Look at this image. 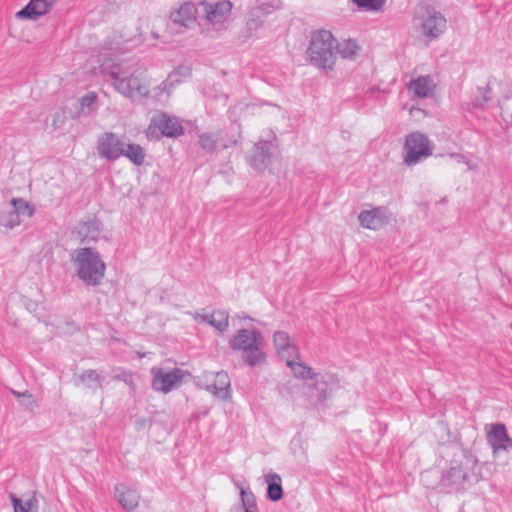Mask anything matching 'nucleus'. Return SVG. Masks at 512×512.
<instances>
[{
	"mask_svg": "<svg viewBox=\"0 0 512 512\" xmlns=\"http://www.w3.org/2000/svg\"><path fill=\"white\" fill-rule=\"evenodd\" d=\"M71 260L76 266V276L88 286H98L104 279L106 264L95 248L73 250Z\"/></svg>",
	"mask_w": 512,
	"mask_h": 512,
	"instance_id": "1",
	"label": "nucleus"
},
{
	"mask_svg": "<svg viewBox=\"0 0 512 512\" xmlns=\"http://www.w3.org/2000/svg\"><path fill=\"white\" fill-rule=\"evenodd\" d=\"M337 40L328 30L312 33L307 54L310 63L323 70H333L337 60Z\"/></svg>",
	"mask_w": 512,
	"mask_h": 512,
	"instance_id": "2",
	"label": "nucleus"
},
{
	"mask_svg": "<svg viewBox=\"0 0 512 512\" xmlns=\"http://www.w3.org/2000/svg\"><path fill=\"white\" fill-rule=\"evenodd\" d=\"M229 346L234 351H240L244 363L250 367L265 361L264 338L258 330L245 328L238 330L230 339Z\"/></svg>",
	"mask_w": 512,
	"mask_h": 512,
	"instance_id": "3",
	"label": "nucleus"
},
{
	"mask_svg": "<svg viewBox=\"0 0 512 512\" xmlns=\"http://www.w3.org/2000/svg\"><path fill=\"white\" fill-rule=\"evenodd\" d=\"M107 76L115 90L127 98L142 99L149 95V88L138 73V69L115 67Z\"/></svg>",
	"mask_w": 512,
	"mask_h": 512,
	"instance_id": "4",
	"label": "nucleus"
},
{
	"mask_svg": "<svg viewBox=\"0 0 512 512\" xmlns=\"http://www.w3.org/2000/svg\"><path fill=\"white\" fill-rule=\"evenodd\" d=\"M434 145L427 135L415 131L405 136L402 148L403 164L407 167L415 166L433 154Z\"/></svg>",
	"mask_w": 512,
	"mask_h": 512,
	"instance_id": "5",
	"label": "nucleus"
},
{
	"mask_svg": "<svg viewBox=\"0 0 512 512\" xmlns=\"http://www.w3.org/2000/svg\"><path fill=\"white\" fill-rule=\"evenodd\" d=\"M205 12V18L210 27L202 32L207 37H215L214 33L222 32L227 29V21L231 15L232 3L229 0L216 2H202Z\"/></svg>",
	"mask_w": 512,
	"mask_h": 512,
	"instance_id": "6",
	"label": "nucleus"
},
{
	"mask_svg": "<svg viewBox=\"0 0 512 512\" xmlns=\"http://www.w3.org/2000/svg\"><path fill=\"white\" fill-rule=\"evenodd\" d=\"M420 11L417 18L421 21L423 35L430 40L438 39L447 29L445 16L430 5H421Z\"/></svg>",
	"mask_w": 512,
	"mask_h": 512,
	"instance_id": "7",
	"label": "nucleus"
},
{
	"mask_svg": "<svg viewBox=\"0 0 512 512\" xmlns=\"http://www.w3.org/2000/svg\"><path fill=\"white\" fill-rule=\"evenodd\" d=\"M126 143L119 135L113 132H105L100 135L96 142L99 156L107 161H115L123 154Z\"/></svg>",
	"mask_w": 512,
	"mask_h": 512,
	"instance_id": "8",
	"label": "nucleus"
},
{
	"mask_svg": "<svg viewBox=\"0 0 512 512\" xmlns=\"http://www.w3.org/2000/svg\"><path fill=\"white\" fill-rule=\"evenodd\" d=\"M151 372L153 375V389L163 393H168L171 390L178 388L184 378V371L179 368H174L168 371L162 368H153Z\"/></svg>",
	"mask_w": 512,
	"mask_h": 512,
	"instance_id": "9",
	"label": "nucleus"
},
{
	"mask_svg": "<svg viewBox=\"0 0 512 512\" xmlns=\"http://www.w3.org/2000/svg\"><path fill=\"white\" fill-rule=\"evenodd\" d=\"M152 129L160 131L163 136L168 138H177L184 134V128L180 120L165 112L155 114L152 117L148 130Z\"/></svg>",
	"mask_w": 512,
	"mask_h": 512,
	"instance_id": "10",
	"label": "nucleus"
},
{
	"mask_svg": "<svg viewBox=\"0 0 512 512\" xmlns=\"http://www.w3.org/2000/svg\"><path fill=\"white\" fill-rule=\"evenodd\" d=\"M170 20L179 31L189 29L197 21V8L193 2H184L170 13Z\"/></svg>",
	"mask_w": 512,
	"mask_h": 512,
	"instance_id": "11",
	"label": "nucleus"
},
{
	"mask_svg": "<svg viewBox=\"0 0 512 512\" xmlns=\"http://www.w3.org/2000/svg\"><path fill=\"white\" fill-rule=\"evenodd\" d=\"M209 376L213 377L211 382L204 385V389L215 397L221 400H227L231 397V382L230 377L225 371H218L216 373H210Z\"/></svg>",
	"mask_w": 512,
	"mask_h": 512,
	"instance_id": "12",
	"label": "nucleus"
},
{
	"mask_svg": "<svg viewBox=\"0 0 512 512\" xmlns=\"http://www.w3.org/2000/svg\"><path fill=\"white\" fill-rule=\"evenodd\" d=\"M358 220L363 228L378 230L388 223L387 209L378 206L371 210H363L358 215Z\"/></svg>",
	"mask_w": 512,
	"mask_h": 512,
	"instance_id": "13",
	"label": "nucleus"
},
{
	"mask_svg": "<svg viewBox=\"0 0 512 512\" xmlns=\"http://www.w3.org/2000/svg\"><path fill=\"white\" fill-rule=\"evenodd\" d=\"M57 0H30L24 8L16 13L19 19L37 20L46 14Z\"/></svg>",
	"mask_w": 512,
	"mask_h": 512,
	"instance_id": "14",
	"label": "nucleus"
},
{
	"mask_svg": "<svg viewBox=\"0 0 512 512\" xmlns=\"http://www.w3.org/2000/svg\"><path fill=\"white\" fill-rule=\"evenodd\" d=\"M271 161L270 143L266 141L254 145L248 158L250 166L256 171H264Z\"/></svg>",
	"mask_w": 512,
	"mask_h": 512,
	"instance_id": "15",
	"label": "nucleus"
},
{
	"mask_svg": "<svg viewBox=\"0 0 512 512\" xmlns=\"http://www.w3.org/2000/svg\"><path fill=\"white\" fill-rule=\"evenodd\" d=\"M487 441L494 452L512 447V439L508 436L505 425L501 423L492 426L487 434Z\"/></svg>",
	"mask_w": 512,
	"mask_h": 512,
	"instance_id": "16",
	"label": "nucleus"
},
{
	"mask_svg": "<svg viewBox=\"0 0 512 512\" xmlns=\"http://www.w3.org/2000/svg\"><path fill=\"white\" fill-rule=\"evenodd\" d=\"M407 88L412 93V99H424L433 94L435 84L430 76H419L412 79Z\"/></svg>",
	"mask_w": 512,
	"mask_h": 512,
	"instance_id": "17",
	"label": "nucleus"
},
{
	"mask_svg": "<svg viewBox=\"0 0 512 512\" xmlns=\"http://www.w3.org/2000/svg\"><path fill=\"white\" fill-rule=\"evenodd\" d=\"M274 346L282 359L298 357V349L291 344L289 334L285 331H276L273 335Z\"/></svg>",
	"mask_w": 512,
	"mask_h": 512,
	"instance_id": "18",
	"label": "nucleus"
},
{
	"mask_svg": "<svg viewBox=\"0 0 512 512\" xmlns=\"http://www.w3.org/2000/svg\"><path fill=\"white\" fill-rule=\"evenodd\" d=\"M270 4H262L252 8L248 13L246 22L247 35L252 36L259 28L262 27L265 17L271 12Z\"/></svg>",
	"mask_w": 512,
	"mask_h": 512,
	"instance_id": "19",
	"label": "nucleus"
},
{
	"mask_svg": "<svg viewBox=\"0 0 512 512\" xmlns=\"http://www.w3.org/2000/svg\"><path fill=\"white\" fill-rule=\"evenodd\" d=\"M118 502L126 511H133L139 505L140 494L136 489L126 487L124 484H118L115 487Z\"/></svg>",
	"mask_w": 512,
	"mask_h": 512,
	"instance_id": "20",
	"label": "nucleus"
},
{
	"mask_svg": "<svg viewBox=\"0 0 512 512\" xmlns=\"http://www.w3.org/2000/svg\"><path fill=\"white\" fill-rule=\"evenodd\" d=\"M73 382L76 387L84 386L92 392L103 388V377L94 369L84 370L81 374L74 376Z\"/></svg>",
	"mask_w": 512,
	"mask_h": 512,
	"instance_id": "21",
	"label": "nucleus"
},
{
	"mask_svg": "<svg viewBox=\"0 0 512 512\" xmlns=\"http://www.w3.org/2000/svg\"><path fill=\"white\" fill-rule=\"evenodd\" d=\"M102 231V224L97 219H88L76 226V232L82 242L95 241Z\"/></svg>",
	"mask_w": 512,
	"mask_h": 512,
	"instance_id": "22",
	"label": "nucleus"
},
{
	"mask_svg": "<svg viewBox=\"0 0 512 512\" xmlns=\"http://www.w3.org/2000/svg\"><path fill=\"white\" fill-rule=\"evenodd\" d=\"M198 144L207 153H214L219 148L226 149L231 145H235L236 141H232L230 144H226L221 141L219 133L204 132L198 135Z\"/></svg>",
	"mask_w": 512,
	"mask_h": 512,
	"instance_id": "23",
	"label": "nucleus"
},
{
	"mask_svg": "<svg viewBox=\"0 0 512 512\" xmlns=\"http://www.w3.org/2000/svg\"><path fill=\"white\" fill-rule=\"evenodd\" d=\"M264 478L265 482L267 483V498L273 502L281 500L283 498L284 492L280 475L277 473H268Z\"/></svg>",
	"mask_w": 512,
	"mask_h": 512,
	"instance_id": "24",
	"label": "nucleus"
},
{
	"mask_svg": "<svg viewBox=\"0 0 512 512\" xmlns=\"http://www.w3.org/2000/svg\"><path fill=\"white\" fill-rule=\"evenodd\" d=\"M121 157L127 158L136 166H141L146 157V152L142 146L136 143H126L123 154Z\"/></svg>",
	"mask_w": 512,
	"mask_h": 512,
	"instance_id": "25",
	"label": "nucleus"
},
{
	"mask_svg": "<svg viewBox=\"0 0 512 512\" xmlns=\"http://www.w3.org/2000/svg\"><path fill=\"white\" fill-rule=\"evenodd\" d=\"M286 365L292 370L295 377L308 380L313 379L316 376V373L313 372V369L307 366L303 362H295L293 358L286 359Z\"/></svg>",
	"mask_w": 512,
	"mask_h": 512,
	"instance_id": "26",
	"label": "nucleus"
},
{
	"mask_svg": "<svg viewBox=\"0 0 512 512\" xmlns=\"http://www.w3.org/2000/svg\"><path fill=\"white\" fill-rule=\"evenodd\" d=\"M360 47L356 43V41L348 39L342 42L337 41L336 52L343 59L354 60L358 54Z\"/></svg>",
	"mask_w": 512,
	"mask_h": 512,
	"instance_id": "27",
	"label": "nucleus"
},
{
	"mask_svg": "<svg viewBox=\"0 0 512 512\" xmlns=\"http://www.w3.org/2000/svg\"><path fill=\"white\" fill-rule=\"evenodd\" d=\"M208 324L223 333L229 326V314L225 310H215L210 314Z\"/></svg>",
	"mask_w": 512,
	"mask_h": 512,
	"instance_id": "28",
	"label": "nucleus"
},
{
	"mask_svg": "<svg viewBox=\"0 0 512 512\" xmlns=\"http://www.w3.org/2000/svg\"><path fill=\"white\" fill-rule=\"evenodd\" d=\"M20 224V219L17 216V211L15 209L0 210V229L4 228L6 230L13 229L14 227Z\"/></svg>",
	"mask_w": 512,
	"mask_h": 512,
	"instance_id": "29",
	"label": "nucleus"
},
{
	"mask_svg": "<svg viewBox=\"0 0 512 512\" xmlns=\"http://www.w3.org/2000/svg\"><path fill=\"white\" fill-rule=\"evenodd\" d=\"M476 91L477 94L472 99L471 104L474 108H483L491 98V89L486 85L485 87H477Z\"/></svg>",
	"mask_w": 512,
	"mask_h": 512,
	"instance_id": "30",
	"label": "nucleus"
},
{
	"mask_svg": "<svg viewBox=\"0 0 512 512\" xmlns=\"http://www.w3.org/2000/svg\"><path fill=\"white\" fill-rule=\"evenodd\" d=\"M98 96L95 92L90 91L79 99L80 106L84 115H89L95 110V104Z\"/></svg>",
	"mask_w": 512,
	"mask_h": 512,
	"instance_id": "31",
	"label": "nucleus"
},
{
	"mask_svg": "<svg viewBox=\"0 0 512 512\" xmlns=\"http://www.w3.org/2000/svg\"><path fill=\"white\" fill-rule=\"evenodd\" d=\"M11 209H15L17 211V216L20 214H25L28 217H31L34 214V208L24 199L22 198H13L11 200Z\"/></svg>",
	"mask_w": 512,
	"mask_h": 512,
	"instance_id": "32",
	"label": "nucleus"
},
{
	"mask_svg": "<svg viewBox=\"0 0 512 512\" xmlns=\"http://www.w3.org/2000/svg\"><path fill=\"white\" fill-rule=\"evenodd\" d=\"M358 8L364 9L366 11H379L383 8L386 3V0H350Z\"/></svg>",
	"mask_w": 512,
	"mask_h": 512,
	"instance_id": "33",
	"label": "nucleus"
},
{
	"mask_svg": "<svg viewBox=\"0 0 512 512\" xmlns=\"http://www.w3.org/2000/svg\"><path fill=\"white\" fill-rule=\"evenodd\" d=\"M240 495L242 506L244 509H256L255 496L251 491H246L243 487H240Z\"/></svg>",
	"mask_w": 512,
	"mask_h": 512,
	"instance_id": "34",
	"label": "nucleus"
},
{
	"mask_svg": "<svg viewBox=\"0 0 512 512\" xmlns=\"http://www.w3.org/2000/svg\"><path fill=\"white\" fill-rule=\"evenodd\" d=\"M188 75H190V68L180 66L168 76L167 80L163 82V85L167 86L168 84L173 85L174 83H179L180 79H178V76L185 77Z\"/></svg>",
	"mask_w": 512,
	"mask_h": 512,
	"instance_id": "35",
	"label": "nucleus"
},
{
	"mask_svg": "<svg viewBox=\"0 0 512 512\" xmlns=\"http://www.w3.org/2000/svg\"><path fill=\"white\" fill-rule=\"evenodd\" d=\"M113 378L115 380H119L130 386L132 389L135 388L134 380H133V374L130 371L127 370H121V372L117 375H114Z\"/></svg>",
	"mask_w": 512,
	"mask_h": 512,
	"instance_id": "36",
	"label": "nucleus"
},
{
	"mask_svg": "<svg viewBox=\"0 0 512 512\" xmlns=\"http://www.w3.org/2000/svg\"><path fill=\"white\" fill-rule=\"evenodd\" d=\"M12 503L14 507V512H30L32 506V500H29L25 504H23V502L16 496H12Z\"/></svg>",
	"mask_w": 512,
	"mask_h": 512,
	"instance_id": "37",
	"label": "nucleus"
},
{
	"mask_svg": "<svg viewBox=\"0 0 512 512\" xmlns=\"http://www.w3.org/2000/svg\"><path fill=\"white\" fill-rule=\"evenodd\" d=\"M193 318H194V320L197 323H207L208 324V321H209V318H210V314L209 315H205V314H200V313L196 312L193 315Z\"/></svg>",
	"mask_w": 512,
	"mask_h": 512,
	"instance_id": "38",
	"label": "nucleus"
},
{
	"mask_svg": "<svg viewBox=\"0 0 512 512\" xmlns=\"http://www.w3.org/2000/svg\"><path fill=\"white\" fill-rule=\"evenodd\" d=\"M13 395L17 398H20V397H31V395L29 394L28 391H25V392H18V391H12Z\"/></svg>",
	"mask_w": 512,
	"mask_h": 512,
	"instance_id": "39",
	"label": "nucleus"
},
{
	"mask_svg": "<svg viewBox=\"0 0 512 512\" xmlns=\"http://www.w3.org/2000/svg\"><path fill=\"white\" fill-rule=\"evenodd\" d=\"M244 512H257L256 509H244Z\"/></svg>",
	"mask_w": 512,
	"mask_h": 512,
	"instance_id": "40",
	"label": "nucleus"
},
{
	"mask_svg": "<svg viewBox=\"0 0 512 512\" xmlns=\"http://www.w3.org/2000/svg\"><path fill=\"white\" fill-rule=\"evenodd\" d=\"M455 472H457L456 469H451V471H450V473H455Z\"/></svg>",
	"mask_w": 512,
	"mask_h": 512,
	"instance_id": "41",
	"label": "nucleus"
}]
</instances>
